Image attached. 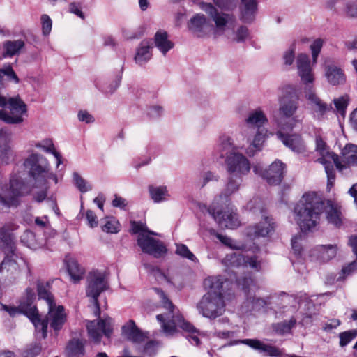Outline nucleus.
Listing matches in <instances>:
<instances>
[{"mask_svg": "<svg viewBox=\"0 0 357 357\" xmlns=\"http://www.w3.org/2000/svg\"><path fill=\"white\" fill-rule=\"evenodd\" d=\"M6 108L9 109V112L0 110L1 120L10 124H19L23 122V115L26 114L27 107L19 96L9 98Z\"/></svg>", "mask_w": 357, "mask_h": 357, "instance_id": "nucleus-13", "label": "nucleus"}, {"mask_svg": "<svg viewBox=\"0 0 357 357\" xmlns=\"http://www.w3.org/2000/svg\"><path fill=\"white\" fill-rule=\"evenodd\" d=\"M87 280L86 296L91 298V303L96 307L95 316L100 317V309L98 298L109 288L106 274L100 271H93L89 273Z\"/></svg>", "mask_w": 357, "mask_h": 357, "instance_id": "nucleus-11", "label": "nucleus"}, {"mask_svg": "<svg viewBox=\"0 0 357 357\" xmlns=\"http://www.w3.org/2000/svg\"><path fill=\"white\" fill-rule=\"evenodd\" d=\"M294 52H295V45H292L291 47L287 50L283 56V59L284 61V63L287 66H291L294 61Z\"/></svg>", "mask_w": 357, "mask_h": 357, "instance_id": "nucleus-64", "label": "nucleus"}, {"mask_svg": "<svg viewBox=\"0 0 357 357\" xmlns=\"http://www.w3.org/2000/svg\"><path fill=\"white\" fill-rule=\"evenodd\" d=\"M247 208L253 213L259 211L261 213V220L253 226L249 227L247 235L250 238L266 237L273 234L275 229V223L272 218L266 215L261 201L259 198L251 199L246 206Z\"/></svg>", "mask_w": 357, "mask_h": 357, "instance_id": "nucleus-10", "label": "nucleus"}, {"mask_svg": "<svg viewBox=\"0 0 357 357\" xmlns=\"http://www.w3.org/2000/svg\"><path fill=\"white\" fill-rule=\"evenodd\" d=\"M67 352L70 357H81L84 352L82 342L79 340H71L68 344Z\"/></svg>", "mask_w": 357, "mask_h": 357, "instance_id": "nucleus-44", "label": "nucleus"}, {"mask_svg": "<svg viewBox=\"0 0 357 357\" xmlns=\"http://www.w3.org/2000/svg\"><path fill=\"white\" fill-rule=\"evenodd\" d=\"M237 23V21L236 22ZM236 24H235L233 29L227 32L224 35L232 41L236 43H243L249 37L248 29L245 26H240L236 31H234V28Z\"/></svg>", "mask_w": 357, "mask_h": 357, "instance_id": "nucleus-42", "label": "nucleus"}, {"mask_svg": "<svg viewBox=\"0 0 357 357\" xmlns=\"http://www.w3.org/2000/svg\"><path fill=\"white\" fill-rule=\"evenodd\" d=\"M87 331L89 337L95 342H100L102 335L109 337L112 333V319L109 317L93 320L88 322Z\"/></svg>", "mask_w": 357, "mask_h": 357, "instance_id": "nucleus-18", "label": "nucleus"}, {"mask_svg": "<svg viewBox=\"0 0 357 357\" xmlns=\"http://www.w3.org/2000/svg\"><path fill=\"white\" fill-rule=\"evenodd\" d=\"M17 227L15 224L8 223L0 228V250L7 255L0 264V275L10 280H15L19 273L17 263L8 257L15 250V236L12 231Z\"/></svg>", "mask_w": 357, "mask_h": 357, "instance_id": "nucleus-5", "label": "nucleus"}, {"mask_svg": "<svg viewBox=\"0 0 357 357\" xmlns=\"http://www.w3.org/2000/svg\"><path fill=\"white\" fill-rule=\"evenodd\" d=\"M277 137L292 151L296 153H303L306 147L301 136L298 134L285 135L281 131L276 132Z\"/></svg>", "mask_w": 357, "mask_h": 357, "instance_id": "nucleus-24", "label": "nucleus"}, {"mask_svg": "<svg viewBox=\"0 0 357 357\" xmlns=\"http://www.w3.org/2000/svg\"><path fill=\"white\" fill-rule=\"evenodd\" d=\"M342 161L345 168L347 165H357V146L352 144H347L341 151Z\"/></svg>", "mask_w": 357, "mask_h": 357, "instance_id": "nucleus-40", "label": "nucleus"}, {"mask_svg": "<svg viewBox=\"0 0 357 357\" xmlns=\"http://www.w3.org/2000/svg\"><path fill=\"white\" fill-rule=\"evenodd\" d=\"M154 290L161 299L163 307L167 310V313L158 314L156 317L158 321L161 323L164 333L167 335H171L176 332V328L179 327L187 333L185 337L192 344L199 346L200 337L204 336V333L183 319L162 289L155 288Z\"/></svg>", "mask_w": 357, "mask_h": 357, "instance_id": "nucleus-3", "label": "nucleus"}, {"mask_svg": "<svg viewBox=\"0 0 357 357\" xmlns=\"http://www.w3.org/2000/svg\"><path fill=\"white\" fill-rule=\"evenodd\" d=\"M324 41L321 38H317L310 45V50L312 56V64L317 63L318 56L321 50Z\"/></svg>", "mask_w": 357, "mask_h": 357, "instance_id": "nucleus-52", "label": "nucleus"}, {"mask_svg": "<svg viewBox=\"0 0 357 357\" xmlns=\"http://www.w3.org/2000/svg\"><path fill=\"white\" fill-rule=\"evenodd\" d=\"M23 176L24 173L20 172L11 174L10 188L3 189L0 194V204L2 206H17L20 203V197L30 192L31 188L24 182Z\"/></svg>", "mask_w": 357, "mask_h": 357, "instance_id": "nucleus-9", "label": "nucleus"}, {"mask_svg": "<svg viewBox=\"0 0 357 357\" xmlns=\"http://www.w3.org/2000/svg\"><path fill=\"white\" fill-rule=\"evenodd\" d=\"M153 43L154 46L163 56H165L174 47V43L169 39L167 32L162 29L158 30L155 33Z\"/></svg>", "mask_w": 357, "mask_h": 357, "instance_id": "nucleus-32", "label": "nucleus"}, {"mask_svg": "<svg viewBox=\"0 0 357 357\" xmlns=\"http://www.w3.org/2000/svg\"><path fill=\"white\" fill-rule=\"evenodd\" d=\"M131 226H132V231L134 234H137V233L144 234L143 232H146L151 235H154V236L158 235L157 233H155L154 231H149L147 229L146 226L142 223L134 221L131 223Z\"/></svg>", "mask_w": 357, "mask_h": 357, "instance_id": "nucleus-60", "label": "nucleus"}, {"mask_svg": "<svg viewBox=\"0 0 357 357\" xmlns=\"http://www.w3.org/2000/svg\"><path fill=\"white\" fill-rule=\"evenodd\" d=\"M151 45L150 41L143 40L136 49L135 61L139 66L146 63L152 57Z\"/></svg>", "mask_w": 357, "mask_h": 357, "instance_id": "nucleus-33", "label": "nucleus"}, {"mask_svg": "<svg viewBox=\"0 0 357 357\" xmlns=\"http://www.w3.org/2000/svg\"><path fill=\"white\" fill-rule=\"evenodd\" d=\"M243 182V178L229 175L227 181L220 197H224L226 200L233 194L237 192Z\"/></svg>", "mask_w": 357, "mask_h": 357, "instance_id": "nucleus-36", "label": "nucleus"}, {"mask_svg": "<svg viewBox=\"0 0 357 357\" xmlns=\"http://www.w3.org/2000/svg\"><path fill=\"white\" fill-rule=\"evenodd\" d=\"M120 225L114 218L106 220L102 226V229L105 232L116 234L120 230Z\"/></svg>", "mask_w": 357, "mask_h": 357, "instance_id": "nucleus-53", "label": "nucleus"}, {"mask_svg": "<svg viewBox=\"0 0 357 357\" xmlns=\"http://www.w3.org/2000/svg\"><path fill=\"white\" fill-rule=\"evenodd\" d=\"M326 211L328 222L339 226L341 224L340 211L331 201L327 202L315 192L303 194L294 208V219L303 231H312L319 223L320 217Z\"/></svg>", "mask_w": 357, "mask_h": 357, "instance_id": "nucleus-1", "label": "nucleus"}, {"mask_svg": "<svg viewBox=\"0 0 357 357\" xmlns=\"http://www.w3.org/2000/svg\"><path fill=\"white\" fill-rule=\"evenodd\" d=\"M24 166L29 176L34 181V185L36 188L45 185L47 179L53 180L54 183L58 182L56 175L50 172L47 160L40 154L31 153L24 160Z\"/></svg>", "mask_w": 357, "mask_h": 357, "instance_id": "nucleus-7", "label": "nucleus"}, {"mask_svg": "<svg viewBox=\"0 0 357 357\" xmlns=\"http://www.w3.org/2000/svg\"><path fill=\"white\" fill-rule=\"evenodd\" d=\"M227 282H231L229 278H224L221 275L209 276L204 280V287L208 290L207 292H211L213 294H219L223 296V284Z\"/></svg>", "mask_w": 357, "mask_h": 357, "instance_id": "nucleus-31", "label": "nucleus"}, {"mask_svg": "<svg viewBox=\"0 0 357 357\" xmlns=\"http://www.w3.org/2000/svg\"><path fill=\"white\" fill-rule=\"evenodd\" d=\"M296 64L297 73L301 82L305 87L313 86L315 77L309 56L303 53L299 54L297 56Z\"/></svg>", "mask_w": 357, "mask_h": 357, "instance_id": "nucleus-19", "label": "nucleus"}, {"mask_svg": "<svg viewBox=\"0 0 357 357\" xmlns=\"http://www.w3.org/2000/svg\"><path fill=\"white\" fill-rule=\"evenodd\" d=\"M35 300V292L33 289L28 287L25 291V296L20 301L18 307H10L2 305V308L8 312L12 317L17 314H25L32 322L36 331L42 333L43 337L47 336V321H40V316L36 307L33 305Z\"/></svg>", "mask_w": 357, "mask_h": 357, "instance_id": "nucleus-6", "label": "nucleus"}, {"mask_svg": "<svg viewBox=\"0 0 357 357\" xmlns=\"http://www.w3.org/2000/svg\"><path fill=\"white\" fill-rule=\"evenodd\" d=\"M37 291L38 298L44 300L47 306H54L55 301L54 298L50 292V284L48 282L44 283L41 281L37 282Z\"/></svg>", "mask_w": 357, "mask_h": 357, "instance_id": "nucleus-39", "label": "nucleus"}, {"mask_svg": "<svg viewBox=\"0 0 357 357\" xmlns=\"http://www.w3.org/2000/svg\"><path fill=\"white\" fill-rule=\"evenodd\" d=\"M73 180L75 185L81 192H86L92 189L91 186L77 172L73 173Z\"/></svg>", "mask_w": 357, "mask_h": 357, "instance_id": "nucleus-49", "label": "nucleus"}, {"mask_svg": "<svg viewBox=\"0 0 357 357\" xmlns=\"http://www.w3.org/2000/svg\"><path fill=\"white\" fill-rule=\"evenodd\" d=\"M31 146L42 149L43 151L52 153L57 161V166L61 164V156L60 153L55 151L53 142L51 139H45L40 142H32Z\"/></svg>", "mask_w": 357, "mask_h": 357, "instance_id": "nucleus-38", "label": "nucleus"}, {"mask_svg": "<svg viewBox=\"0 0 357 357\" xmlns=\"http://www.w3.org/2000/svg\"><path fill=\"white\" fill-rule=\"evenodd\" d=\"M356 331H347L340 333L339 335L340 346L342 347H345L356 337Z\"/></svg>", "mask_w": 357, "mask_h": 357, "instance_id": "nucleus-54", "label": "nucleus"}, {"mask_svg": "<svg viewBox=\"0 0 357 357\" xmlns=\"http://www.w3.org/2000/svg\"><path fill=\"white\" fill-rule=\"evenodd\" d=\"M285 167L284 163L280 160H276L267 169H264L259 164L254 165L252 169L255 174L261 176L268 184L278 185L283 179Z\"/></svg>", "mask_w": 357, "mask_h": 357, "instance_id": "nucleus-15", "label": "nucleus"}, {"mask_svg": "<svg viewBox=\"0 0 357 357\" xmlns=\"http://www.w3.org/2000/svg\"><path fill=\"white\" fill-rule=\"evenodd\" d=\"M24 46V42L22 40H8L3 43L5 52L3 56H12L17 54Z\"/></svg>", "mask_w": 357, "mask_h": 357, "instance_id": "nucleus-43", "label": "nucleus"}, {"mask_svg": "<svg viewBox=\"0 0 357 357\" xmlns=\"http://www.w3.org/2000/svg\"><path fill=\"white\" fill-rule=\"evenodd\" d=\"M208 212L222 228L235 229L240 225L238 214L233 210L222 211L211 206Z\"/></svg>", "mask_w": 357, "mask_h": 357, "instance_id": "nucleus-20", "label": "nucleus"}, {"mask_svg": "<svg viewBox=\"0 0 357 357\" xmlns=\"http://www.w3.org/2000/svg\"><path fill=\"white\" fill-rule=\"evenodd\" d=\"M298 89L294 85H288L285 88V92L289 94H296V99L289 100L282 103L280 106V113L287 118L294 116L298 108Z\"/></svg>", "mask_w": 357, "mask_h": 357, "instance_id": "nucleus-26", "label": "nucleus"}, {"mask_svg": "<svg viewBox=\"0 0 357 357\" xmlns=\"http://www.w3.org/2000/svg\"><path fill=\"white\" fill-rule=\"evenodd\" d=\"M65 261L68 273L72 280L75 282L79 281L83 278L84 268L78 264L75 258L67 257Z\"/></svg>", "mask_w": 357, "mask_h": 357, "instance_id": "nucleus-35", "label": "nucleus"}, {"mask_svg": "<svg viewBox=\"0 0 357 357\" xmlns=\"http://www.w3.org/2000/svg\"><path fill=\"white\" fill-rule=\"evenodd\" d=\"M304 95L311 109L313 117L321 120L332 109V106L324 102L316 93L314 86L305 87Z\"/></svg>", "mask_w": 357, "mask_h": 357, "instance_id": "nucleus-16", "label": "nucleus"}, {"mask_svg": "<svg viewBox=\"0 0 357 357\" xmlns=\"http://www.w3.org/2000/svg\"><path fill=\"white\" fill-rule=\"evenodd\" d=\"M349 102L348 95H344L333 100V103L337 112L342 116L345 115L347 107Z\"/></svg>", "mask_w": 357, "mask_h": 357, "instance_id": "nucleus-47", "label": "nucleus"}, {"mask_svg": "<svg viewBox=\"0 0 357 357\" xmlns=\"http://www.w3.org/2000/svg\"><path fill=\"white\" fill-rule=\"evenodd\" d=\"M356 270H357V259L342 268L337 280L344 279V278L350 275Z\"/></svg>", "mask_w": 357, "mask_h": 357, "instance_id": "nucleus-55", "label": "nucleus"}, {"mask_svg": "<svg viewBox=\"0 0 357 357\" xmlns=\"http://www.w3.org/2000/svg\"><path fill=\"white\" fill-rule=\"evenodd\" d=\"M21 242L33 250H37L45 245V241L43 238H36V234L29 230L25 231L21 236Z\"/></svg>", "mask_w": 357, "mask_h": 357, "instance_id": "nucleus-37", "label": "nucleus"}, {"mask_svg": "<svg viewBox=\"0 0 357 357\" xmlns=\"http://www.w3.org/2000/svg\"><path fill=\"white\" fill-rule=\"evenodd\" d=\"M315 142L316 151L321 155L317 161L324 167L327 175V188L330 190L335 181L334 165L340 172L345 169V166L340 161L339 156L337 154L329 151V147L320 136L316 137Z\"/></svg>", "mask_w": 357, "mask_h": 357, "instance_id": "nucleus-8", "label": "nucleus"}, {"mask_svg": "<svg viewBox=\"0 0 357 357\" xmlns=\"http://www.w3.org/2000/svg\"><path fill=\"white\" fill-rule=\"evenodd\" d=\"M137 245L144 252L157 258L162 257L167 251L166 247L160 241L150 237L144 234H139Z\"/></svg>", "mask_w": 357, "mask_h": 357, "instance_id": "nucleus-21", "label": "nucleus"}, {"mask_svg": "<svg viewBox=\"0 0 357 357\" xmlns=\"http://www.w3.org/2000/svg\"><path fill=\"white\" fill-rule=\"evenodd\" d=\"M245 263V256L236 252H231L227 254L225 257L222 259V264L227 268V271L229 273H231L232 275L229 276V280L231 282H233L234 280L236 283L238 284V280H241V282L243 281L244 278H252L250 275L238 277L237 275L239 273L238 271L241 269H244V265Z\"/></svg>", "mask_w": 357, "mask_h": 357, "instance_id": "nucleus-17", "label": "nucleus"}, {"mask_svg": "<svg viewBox=\"0 0 357 357\" xmlns=\"http://www.w3.org/2000/svg\"><path fill=\"white\" fill-rule=\"evenodd\" d=\"M41 24H42V33L45 36H48L52 30V21L50 16L46 14L42 15L40 17Z\"/></svg>", "mask_w": 357, "mask_h": 357, "instance_id": "nucleus-56", "label": "nucleus"}, {"mask_svg": "<svg viewBox=\"0 0 357 357\" xmlns=\"http://www.w3.org/2000/svg\"><path fill=\"white\" fill-rule=\"evenodd\" d=\"M66 320L64 307L62 305H56L48 307V314L47 317L41 319L40 321H47V327L50 324V327L54 331L60 330Z\"/></svg>", "mask_w": 357, "mask_h": 357, "instance_id": "nucleus-23", "label": "nucleus"}, {"mask_svg": "<svg viewBox=\"0 0 357 357\" xmlns=\"http://www.w3.org/2000/svg\"><path fill=\"white\" fill-rule=\"evenodd\" d=\"M250 267L256 271L261 270V261L258 260L257 256L253 257H245V263L244 268Z\"/></svg>", "mask_w": 357, "mask_h": 357, "instance_id": "nucleus-59", "label": "nucleus"}, {"mask_svg": "<svg viewBox=\"0 0 357 357\" xmlns=\"http://www.w3.org/2000/svg\"><path fill=\"white\" fill-rule=\"evenodd\" d=\"M199 6L208 17L202 13H197L190 18L188 28L194 36L204 38L212 31L216 35L222 36L233 29L236 22L234 13L220 11L211 3L202 1Z\"/></svg>", "mask_w": 357, "mask_h": 357, "instance_id": "nucleus-2", "label": "nucleus"}, {"mask_svg": "<svg viewBox=\"0 0 357 357\" xmlns=\"http://www.w3.org/2000/svg\"><path fill=\"white\" fill-rule=\"evenodd\" d=\"M41 351V347L38 344H33L26 348L23 352L24 357H36Z\"/></svg>", "mask_w": 357, "mask_h": 357, "instance_id": "nucleus-63", "label": "nucleus"}, {"mask_svg": "<svg viewBox=\"0 0 357 357\" xmlns=\"http://www.w3.org/2000/svg\"><path fill=\"white\" fill-rule=\"evenodd\" d=\"M324 75L328 84L332 86L342 85L346 82L343 70L335 65H327Z\"/></svg>", "mask_w": 357, "mask_h": 357, "instance_id": "nucleus-30", "label": "nucleus"}, {"mask_svg": "<svg viewBox=\"0 0 357 357\" xmlns=\"http://www.w3.org/2000/svg\"><path fill=\"white\" fill-rule=\"evenodd\" d=\"M337 246L333 245H320L313 248L310 253L312 260L327 262L334 258L337 254Z\"/></svg>", "mask_w": 357, "mask_h": 357, "instance_id": "nucleus-28", "label": "nucleus"}, {"mask_svg": "<svg viewBox=\"0 0 357 357\" xmlns=\"http://www.w3.org/2000/svg\"><path fill=\"white\" fill-rule=\"evenodd\" d=\"M241 146H236L234 144L231 136L226 133L221 134L217 142L214 151L220 158H226L230 152L236 151Z\"/></svg>", "mask_w": 357, "mask_h": 357, "instance_id": "nucleus-27", "label": "nucleus"}, {"mask_svg": "<svg viewBox=\"0 0 357 357\" xmlns=\"http://www.w3.org/2000/svg\"><path fill=\"white\" fill-rule=\"evenodd\" d=\"M4 76H7L9 80L13 81L16 84L19 82V79L10 65L0 69V84H1Z\"/></svg>", "mask_w": 357, "mask_h": 357, "instance_id": "nucleus-51", "label": "nucleus"}, {"mask_svg": "<svg viewBox=\"0 0 357 357\" xmlns=\"http://www.w3.org/2000/svg\"><path fill=\"white\" fill-rule=\"evenodd\" d=\"M122 333L128 340L138 344L145 342L148 338L146 334L139 330L132 320L122 327Z\"/></svg>", "mask_w": 357, "mask_h": 357, "instance_id": "nucleus-29", "label": "nucleus"}, {"mask_svg": "<svg viewBox=\"0 0 357 357\" xmlns=\"http://www.w3.org/2000/svg\"><path fill=\"white\" fill-rule=\"evenodd\" d=\"M267 123L268 118L261 108L252 109L248 114L240 132L249 144L245 149L248 156L253 157L261 150L267 135L265 127Z\"/></svg>", "mask_w": 357, "mask_h": 357, "instance_id": "nucleus-4", "label": "nucleus"}, {"mask_svg": "<svg viewBox=\"0 0 357 357\" xmlns=\"http://www.w3.org/2000/svg\"><path fill=\"white\" fill-rule=\"evenodd\" d=\"M223 297L219 294L207 292L197 305V308L203 317L215 319L225 312Z\"/></svg>", "mask_w": 357, "mask_h": 357, "instance_id": "nucleus-12", "label": "nucleus"}, {"mask_svg": "<svg viewBox=\"0 0 357 357\" xmlns=\"http://www.w3.org/2000/svg\"><path fill=\"white\" fill-rule=\"evenodd\" d=\"M12 139V132L6 128L0 129V161L8 163V153L10 151V143Z\"/></svg>", "mask_w": 357, "mask_h": 357, "instance_id": "nucleus-34", "label": "nucleus"}, {"mask_svg": "<svg viewBox=\"0 0 357 357\" xmlns=\"http://www.w3.org/2000/svg\"><path fill=\"white\" fill-rule=\"evenodd\" d=\"M236 343L245 344L259 352L262 342L257 339H244L237 341Z\"/></svg>", "mask_w": 357, "mask_h": 357, "instance_id": "nucleus-61", "label": "nucleus"}, {"mask_svg": "<svg viewBox=\"0 0 357 357\" xmlns=\"http://www.w3.org/2000/svg\"><path fill=\"white\" fill-rule=\"evenodd\" d=\"M259 352L266 354L272 357H276L280 355V351L277 347L271 344H266L264 342L261 343Z\"/></svg>", "mask_w": 357, "mask_h": 357, "instance_id": "nucleus-58", "label": "nucleus"}, {"mask_svg": "<svg viewBox=\"0 0 357 357\" xmlns=\"http://www.w3.org/2000/svg\"><path fill=\"white\" fill-rule=\"evenodd\" d=\"M176 254L192 261H198L195 255L184 244H176Z\"/></svg>", "mask_w": 357, "mask_h": 357, "instance_id": "nucleus-50", "label": "nucleus"}, {"mask_svg": "<svg viewBox=\"0 0 357 357\" xmlns=\"http://www.w3.org/2000/svg\"><path fill=\"white\" fill-rule=\"evenodd\" d=\"M344 12L349 17H357V0H348L345 3Z\"/></svg>", "mask_w": 357, "mask_h": 357, "instance_id": "nucleus-57", "label": "nucleus"}, {"mask_svg": "<svg viewBox=\"0 0 357 357\" xmlns=\"http://www.w3.org/2000/svg\"><path fill=\"white\" fill-rule=\"evenodd\" d=\"M158 277L161 279H163L167 283L173 285L176 288L181 289L183 287V277L181 275L176 274L173 276H169L165 275V273L158 271Z\"/></svg>", "mask_w": 357, "mask_h": 357, "instance_id": "nucleus-45", "label": "nucleus"}, {"mask_svg": "<svg viewBox=\"0 0 357 357\" xmlns=\"http://www.w3.org/2000/svg\"><path fill=\"white\" fill-rule=\"evenodd\" d=\"M77 119L85 123H92L95 121L93 116L86 110H79L77 113Z\"/></svg>", "mask_w": 357, "mask_h": 357, "instance_id": "nucleus-62", "label": "nucleus"}, {"mask_svg": "<svg viewBox=\"0 0 357 357\" xmlns=\"http://www.w3.org/2000/svg\"><path fill=\"white\" fill-rule=\"evenodd\" d=\"M215 7L225 13H232L236 7V0H213Z\"/></svg>", "mask_w": 357, "mask_h": 357, "instance_id": "nucleus-46", "label": "nucleus"}, {"mask_svg": "<svg viewBox=\"0 0 357 357\" xmlns=\"http://www.w3.org/2000/svg\"><path fill=\"white\" fill-rule=\"evenodd\" d=\"M238 286L241 287L247 300L252 304L254 309L264 307L267 305L265 299L255 297V292L258 287L252 278H244L243 282L238 280Z\"/></svg>", "mask_w": 357, "mask_h": 357, "instance_id": "nucleus-22", "label": "nucleus"}, {"mask_svg": "<svg viewBox=\"0 0 357 357\" xmlns=\"http://www.w3.org/2000/svg\"><path fill=\"white\" fill-rule=\"evenodd\" d=\"M240 20L246 24H250L255 20L258 13L257 0H241L239 6Z\"/></svg>", "mask_w": 357, "mask_h": 357, "instance_id": "nucleus-25", "label": "nucleus"}, {"mask_svg": "<svg viewBox=\"0 0 357 357\" xmlns=\"http://www.w3.org/2000/svg\"><path fill=\"white\" fill-rule=\"evenodd\" d=\"M296 320L292 317L289 321H284L274 325V330L280 333L284 334L289 333L291 329L295 326Z\"/></svg>", "mask_w": 357, "mask_h": 357, "instance_id": "nucleus-48", "label": "nucleus"}, {"mask_svg": "<svg viewBox=\"0 0 357 357\" xmlns=\"http://www.w3.org/2000/svg\"><path fill=\"white\" fill-rule=\"evenodd\" d=\"M226 170L229 175L243 178L247 175L251 169L249 160L238 151H231L226 156Z\"/></svg>", "mask_w": 357, "mask_h": 357, "instance_id": "nucleus-14", "label": "nucleus"}, {"mask_svg": "<svg viewBox=\"0 0 357 357\" xmlns=\"http://www.w3.org/2000/svg\"><path fill=\"white\" fill-rule=\"evenodd\" d=\"M149 192L151 199L155 203L165 202L167 200L170 196L167 188L165 185H150L149 187Z\"/></svg>", "mask_w": 357, "mask_h": 357, "instance_id": "nucleus-41", "label": "nucleus"}]
</instances>
